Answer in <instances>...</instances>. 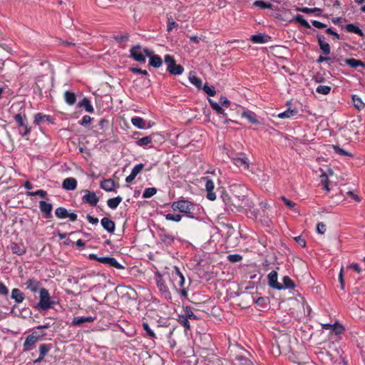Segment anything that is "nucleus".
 I'll return each instance as SVG.
<instances>
[{
  "label": "nucleus",
  "mask_w": 365,
  "mask_h": 365,
  "mask_svg": "<svg viewBox=\"0 0 365 365\" xmlns=\"http://www.w3.org/2000/svg\"><path fill=\"white\" fill-rule=\"evenodd\" d=\"M169 277L173 288L177 291L179 289L181 294L187 297V290L184 288L185 277L178 267H174Z\"/></svg>",
  "instance_id": "obj_1"
},
{
  "label": "nucleus",
  "mask_w": 365,
  "mask_h": 365,
  "mask_svg": "<svg viewBox=\"0 0 365 365\" xmlns=\"http://www.w3.org/2000/svg\"><path fill=\"white\" fill-rule=\"evenodd\" d=\"M194 204L187 200H180L172 203L171 207L175 211L185 214L189 217H192Z\"/></svg>",
  "instance_id": "obj_2"
},
{
  "label": "nucleus",
  "mask_w": 365,
  "mask_h": 365,
  "mask_svg": "<svg viewBox=\"0 0 365 365\" xmlns=\"http://www.w3.org/2000/svg\"><path fill=\"white\" fill-rule=\"evenodd\" d=\"M153 53V51L147 48H142L137 45L130 48V56L136 61L145 62L146 57Z\"/></svg>",
  "instance_id": "obj_3"
},
{
  "label": "nucleus",
  "mask_w": 365,
  "mask_h": 365,
  "mask_svg": "<svg viewBox=\"0 0 365 365\" xmlns=\"http://www.w3.org/2000/svg\"><path fill=\"white\" fill-rule=\"evenodd\" d=\"M53 304L54 302L51 299L48 291L45 288L40 289L38 307L42 310H47Z\"/></svg>",
  "instance_id": "obj_4"
},
{
  "label": "nucleus",
  "mask_w": 365,
  "mask_h": 365,
  "mask_svg": "<svg viewBox=\"0 0 365 365\" xmlns=\"http://www.w3.org/2000/svg\"><path fill=\"white\" fill-rule=\"evenodd\" d=\"M156 285L160 294L166 299H171V294L164 279V276L160 273L155 275Z\"/></svg>",
  "instance_id": "obj_5"
},
{
  "label": "nucleus",
  "mask_w": 365,
  "mask_h": 365,
  "mask_svg": "<svg viewBox=\"0 0 365 365\" xmlns=\"http://www.w3.org/2000/svg\"><path fill=\"white\" fill-rule=\"evenodd\" d=\"M165 63L167 65V70L172 74L180 75L182 73L184 68L182 66L176 64L173 58L170 55L165 56Z\"/></svg>",
  "instance_id": "obj_6"
},
{
  "label": "nucleus",
  "mask_w": 365,
  "mask_h": 365,
  "mask_svg": "<svg viewBox=\"0 0 365 365\" xmlns=\"http://www.w3.org/2000/svg\"><path fill=\"white\" fill-rule=\"evenodd\" d=\"M202 180L205 181V187L207 191V198L211 201H214L216 199V194L213 192L215 188V184L212 180L208 177L202 178Z\"/></svg>",
  "instance_id": "obj_7"
},
{
  "label": "nucleus",
  "mask_w": 365,
  "mask_h": 365,
  "mask_svg": "<svg viewBox=\"0 0 365 365\" xmlns=\"http://www.w3.org/2000/svg\"><path fill=\"white\" fill-rule=\"evenodd\" d=\"M83 192H85V195L82 197L83 202L92 206H96L99 201L96 193L88 190H86Z\"/></svg>",
  "instance_id": "obj_8"
},
{
  "label": "nucleus",
  "mask_w": 365,
  "mask_h": 365,
  "mask_svg": "<svg viewBox=\"0 0 365 365\" xmlns=\"http://www.w3.org/2000/svg\"><path fill=\"white\" fill-rule=\"evenodd\" d=\"M130 121L133 125L138 129L150 128L153 126V123L150 122H146L142 118L138 116L133 117Z\"/></svg>",
  "instance_id": "obj_9"
},
{
  "label": "nucleus",
  "mask_w": 365,
  "mask_h": 365,
  "mask_svg": "<svg viewBox=\"0 0 365 365\" xmlns=\"http://www.w3.org/2000/svg\"><path fill=\"white\" fill-rule=\"evenodd\" d=\"M208 101L212 107V108L217 112V114L222 115V122L225 124L227 123L230 120L227 118V114L225 112V110L220 106L219 103L215 102L213 100L209 98Z\"/></svg>",
  "instance_id": "obj_10"
},
{
  "label": "nucleus",
  "mask_w": 365,
  "mask_h": 365,
  "mask_svg": "<svg viewBox=\"0 0 365 365\" xmlns=\"http://www.w3.org/2000/svg\"><path fill=\"white\" fill-rule=\"evenodd\" d=\"M98 262H99L102 264H108L110 267H115L116 269H120L123 268V267L113 257H100L99 259H98Z\"/></svg>",
  "instance_id": "obj_11"
},
{
  "label": "nucleus",
  "mask_w": 365,
  "mask_h": 365,
  "mask_svg": "<svg viewBox=\"0 0 365 365\" xmlns=\"http://www.w3.org/2000/svg\"><path fill=\"white\" fill-rule=\"evenodd\" d=\"M268 282L269 285L275 289L282 288V284L277 281V272L276 271H272L269 273Z\"/></svg>",
  "instance_id": "obj_12"
},
{
  "label": "nucleus",
  "mask_w": 365,
  "mask_h": 365,
  "mask_svg": "<svg viewBox=\"0 0 365 365\" xmlns=\"http://www.w3.org/2000/svg\"><path fill=\"white\" fill-rule=\"evenodd\" d=\"M40 339L39 335L36 333H32L29 335L24 344V348L25 350H30L31 346L35 344Z\"/></svg>",
  "instance_id": "obj_13"
},
{
  "label": "nucleus",
  "mask_w": 365,
  "mask_h": 365,
  "mask_svg": "<svg viewBox=\"0 0 365 365\" xmlns=\"http://www.w3.org/2000/svg\"><path fill=\"white\" fill-rule=\"evenodd\" d=\"M233 163L240 168L248 170L250 167L249 160L246 157L233 158L232 159Z\"/></svg>",
  "instance_id": "obj_14"
},
{
  "label": "nucleus",
  "mask_w": 365,
  "mask_h": 365,
  "mask_svg": "<svg viewBox=\"0 0 365 365\" xmlns=\"http://www.w3.org/2000/svg\"><path fill=\"white\" fill-rule=\"evenodd\" d=\"M77 187V180L73 178H67L63 180L62 187L66 190H74Z\"/></svg>",
  "instance_id": "obj_15"
},
{
  "label": "nucleus",
  "mask_w": 365,
  "mask_h": 365,
  "mask_svg": "<svg viewBox=\"0 0 365 365\" xmlns=\"http://www.w3.org/2000/svg\"><path fill=\"white\" fill-rule=\"evenodd\" d=\"M103 227L109 233H113L115 231V225L113 221L108 217H103L101 221Z\"/></svg>",
  "instance_id": "obj_16"
},
{
  "label": "nucleus",
  "mask_w": 365,
  "mask_h": 365,
  "mask_svg": "<svg viewBox=\"0 0 365 365\" xmlns=\"http://www.w3.org/2000/svg\"><path fill=\"white\" fill-rule=\"evenodd\" d=\"M95 320L93 317H76L72 320V324L74 326L81 325L83 323H90Z\"/></svg>",
  "instance_id": "obj_17"
},
{
  "label": "nucleus",
  "mask_w": 365,
  "mask_h": 365,
  "mask_svg": "<svg viewBox=\"0 0 365 365\" xmlns=\"http://www.w3.org/2000/svg\"><path fill=\"white\" fill-rule=\"evenodd\" d=\"M100 186L106 192H112L114 190L115 184L112 179H106L101 182Z\"/></svg>",
  "instance_id": "obj_18"
},
{
  "label": "nucleus",
  "mask_w": 365,
  "mask_h": 365,
  "mask_svg": "<svg viewBox=\"0 0 365 365\" xmlns=\"http://www.w3.org/2000/svg\"><path fill=\"white\" fill-rule=\"evenodd\" d=\"M11 297L17 304L21 303L25 299L24 293L17 288H14L12 289Z\"/></svg>",
  "instance_id": "obj_19"
},
{
  "label": "nucleus",
  "mask_w": 365,
  "mask_h": 365,
  "mask_svg": "<svg viewBox=\"0 0 365 365\" xmlns=\"http://www.w3.org/2000/svg\"><path fill=\"white\" fill-rule=\"evenodd\" d=\"M39 207L42 212H43L46 217H48L51 215L52 205L45 201H40Z\"/></svg>",
  "instance_id": "obj_20"
},
{
  "label": "nucleus",
  "mask_w": 365,
  "mask_h": 365,
  "mask_svg": "<svg viewBox=\"0 0 365 365\" xmlns=\"http://www.w3.org/2000/svg\"><path fill=\"white\" fill-rule=\"evenodd\" d=\"M51 117L50 115L43 114L41 113H38L34 115V123L36 125H40L44 122H50Z\"/></svg>",
  "instance_id": "obj_21"
},
{
  "label": "nucleus",
  "mask_w": 365,
  "mask_h": 365,
  "mask_svg": "<svg viewBox=\"0 0 365 365\" xmlns=\"http://www.w3.org/2000/svg\"><path fill=\"white\" fill-rule=\"evenodd\" d=\"M270 37L262 34L253 35L251 37V41L255 43H265L268 42Z\"/></svg>",
  "instance_id": "obj_22"
},
{
  "label": "nucleus",
  "mask_w": 365,
  "mask_h": 365,
  "mask_svg": "<svg viewBox=\"0 0 365 365\" xmlns=\"http://www.w3.org/2000/svg\"><path fill=\"white\" fill-rule=\"evenodd\" d=\"M11 250L14 254L18 255H22L26 252V248L23 245L15 242L11 244Z\"/></svg>",
  "instance_id": "obj_23"
},
{
  "label": "nucleus",
  "mask_w": 365,
  "mask_h": 365,
  "mask_svg": "<svg viewBox=\"0 0 365 365\" xmlns=\"http://www.w3.org/2000/svg\"><path fill=\"white\" fill-rule=\"evenodd\" d=\"M26 288L32 292H36L40 287V284L38 281L32 279H28L25 283Z\"/></svg>",
  "instance_id": "obj_24"
},
{
  "label": "nucleus",
  "mask_w": 365,
  "mask_h": 365,
  "mask_svg": "<svg viewBox=\"0 0 365 365\" xmlns=\"http://www.w3.org/2000/svg\"><path fill=\"white\" fill-rule=\"evenodd\" d=\"M242 117L246 118L247 120H249L250 123L253 124L259 123L257 119L256 118L255 114L250 110L243 111L242 113Z\"/></svg>",
  "instance_id": "obj_25"
},
{
  "label": "nucleus",
  "mask_w": 365,
  "mask_h": 365,
  "mask_svg": "<svg viewBox=\"0 0 365 365\" xmlns=\"http://www.w3.org/2000/svg\"><path fill=\"white\" fill-rule=\"evenodd\" d=\"M298 111L297 109L288 108L284 112L279 113L277 117L281 119L290 118L297 114Z\"/></svg>",
  "instance_id": "obj_26"
},
{
  "label": "nucleus",
  "mask_w": 365,
  "mask_h": 365,
  "mask_svg": "<svg viewBox=\"0 0 365 365\" xmlns=\"http://www.w3.org/2000/svg\"><path fill=\"white\" fill-rule=\"evenodd\" d=\"M295 287L294 282L288 277L284 276L282 278V288H279L277 290L292 289Z\"/></svg>",
  "instance_id": "obj_27"
},
{
  "label": "nucleus",
  "mask_w": 365,
  "mask_h": 365,
  "mask_svg": "<svg viewBox=\"0 0 365 365\" xmlns=\"http://www.w3.org/2000/svg\"><path fill=\"white\" fill-rule=\"evenodd\" d=\"M78 106L83 108L86 112L90 113H92L94 111L90 100L87 98H84L81 102L79 103Z\"/></svg>",
  "instance_id": "obj_28"
},
{
  "label": "nucleus",
  "mask_w": 365,
  "mask_h": 365,
  "mask_svg": "<svg viewBox=\"0 0 365 365\" xmlns=\"http://www.w3.org/2000/svg\"><path fill=\"white\" fill-rule=\"evenodd\" d=\"M150 58L149 63L150 66L155 68H159L162 65V59L160 56H155L153 53L148 56Z\"/></svg>",
  "instance_id": "obj_29"
},
{
  "label": "nucleus",
  "mask_w": 365,
  "mask_h": 365,
  "mask_svg": "<svg viewBox=\"0 0 365 365\" xmlns=\"http://www.w3.org/2000/svg\"><path fill=\"white\" fill-rule=\"evenodd\" d=\"M188 79L190 82L196 86L197 88L200 89L202 87V81L197 78L194 72H190L189 73Z\"/></svg>",
  "instance_id": "obj_30"
},
{
  "label": "nucleus",
  "mask_w": 365,
  "mask_h": 365,
  "mask_svg": "<svg viewBox=\"0 0 365 365\" xmlns=\"http://www.w3.org/2000/svg\"><path fill=\"white\" fill-rule=\"evenodd\" d=\"M345 29L347 32L353 33L359 35L360 36H364V33L361 29L353 24H349L346 25Z\"/></svg>",
  "instance_id": "obj_31"
},
{
  "label": "nucleus",
  "mask_w": 365,
  "mask_h": 365,
  "mask_svg": "<svg viewBox=\"0 0 365 365\" xmlns=\"http://www.w3.org/2000/svg\"><path fill=\"white\" fill-rule=\"evenodd\" d=\"M318 43L320 47V49L325 55H329L330 53V46L328 43L323 41L322 37L318 38Z\"/></svg>",
  "instance_id": "obj_32"
},
{
  "label": "nucleus",
  "mask_w": 365,
  "mask_h": 365,
  "mask_svg": "<svg viewBox=\"0 0 365 365\" xmlns=\"http://www.w3.org/2000/svg\"><path fill=\"white\" fill-rule=\"evenodd\" d=\"M345 63L351 68H357L359 66L364 67L365 64L359 60L355 58H349L345 60Z\"/></svg>",
  "instance_id": "obj_33"
},
{
  "label": "nucleus",
  "mask_w": 365,
  "mask_h": 365,
  "mask_svg": "<svg viewBox=\"0 0 365 365\" xmlns=\"http://www.w3.org/2000/svg\"><path fill=\"white\" fill-rule=\"evenodd\" d=\"M122 200H123L122 197L120 196H118L114 198H110V199L108 200L107 205L110 208L114 210L122 202Z\"/></svg>",
  "instance_id": "obj_34"
},
{
  "label": "nucleus",
  "mask_w": 365,
  "mask_h": 365,
  "mask_svg": "<svg viewBox=\"0 0 365 365\" xmlns=\"http://www.w3.org/2000/svg\"><path fill=\"white\" fill-rule=\"evenodd\" d=\"M64 99L68 105L72 106L76 102V95L72 92L66 91L64 93Z\"/></svg>",
  "instance_id": "obj_35"
},
{
  "label": "nucleus",
  "mask_w": 365,
  "mask_h": 365,
  "mask_svg": "<svg viewBox=\"0 0 365 365\" xmlns=\"http://www.w3.org/2000/svg\"><path fill=\"white\" fill-rule=\"evenodd\" d=\"M351 99L353 105L358 110H361L364 108L365 104L359 96L356 95H353Z\"/></svg>",
  "instance_id": "obj_36"
},
{
  "label": "nucleus",
  "mask_w": 365,
  "mask_h": 365,
  "mask_svg": "<svg viewBox=\"0 0 365 365\" xmlns=\"http://www.w3.org/2000/svg\"><path fill=\"white\" fill-rule=\"evenodd\" d=\"M143 330L145 331V336L149 337L151 339H154L155 338V332L151 329L149 324L147 322H143Z\"/></svg>",
  "instance_id": "obj_37"
},
{
  "label": "nucleus",
  "mask_w": 365,
  "mask_h": 365,
  "mask_svg": "<svg viewBox=\"0 0 365 365\" xmlns=\"http://www.w3.org/2000/svg\"><path fill=\"white\" fill-rule=\"evenodd\" d=\"M151 143H152V138L150 136L143 137L142 138L138 139L136 141V144L138 146L144 147V148L149 145Z\"/></svg>",
  "instance_id": "obj_38"
},
{
  "label": "nucleus",
  "mask_w": 365,
  "mask_h": 365,
  "mask_svg": "<svg viewBox=\"0 0 365 365\" xmlns=\"http://www.w3.org/2000/svg\"><path fill=\"white\" fill-rule=\"evenodd\" d=\"M68 212V210L65 207H59L56 208L55 210V214H56V217L60 219L67 218Z\"/></svg>",
  "instance_id": "obj_39"
},
{
  "label": "nucleus",
  "mask_w": 365,
  "mask_h": 365,
  "mask_svg": "<svg viewBox=\"0 0 365 365\" xmlns=\"http://www.w3.org/2000/svg\"><path fill=\"white\" fill-rule=\"evenodd\" d=\"M293 21L298 22L300 25L304 26L307 29L310 28V25L307 20L304 19L302 15H297L294 16Z\"/></svg>",
  "instance_id": "obj_40"
},
{
  "label": "nucleus",
  "mask_w": 365,
  "mask_h": 365,
  "mask_svg": "<svg viewBox=\"0 0 365 365\" xmlns=\"http://www.w3.org/2000/svg\"><path fill=\"white\" fill-rule=\"evenodd\" d=\"M321 182L322 184L323 188L326 190L327 192H329L330 189L329 187L328 183V175L325 173H322L320 175Z\"/></svg>",
  "instance_id": "obj_41"
},
{
  "label": "nucleus",
  "mask_w": 365,
  "mask_h": 365,
  "mask_svg": "<svg viewBox=\"0 0 365 365\" xmlns=\"http://www.w3.org/2000/svg\"><path fill=\"white\" fill-rule=\"evenodd\" d=\"M331 87L328 86H324V85H319L316 91L318 93L322 94V95H327L330 93Z\"/></svg>",
  "instance_id": "obj_42"
},
{
  "label": "nucleus",
  "mask_w": 365,
  "mask_h": 365,
  "mask_svg": "<svg viewBox=\"0 0 365 365\" xmlns=\"http://www.w3.org/2000/svg\"><path fill=\"white\" fill-rule=\"evenodd\" d=\"M165 219L169 221L180 222L182 220V216L179 214L168 213L165 216Z\"/></svg>",
  "instance_id": "obj_43"
},
{
  "label": "nucleus",
  "mask_w": 365,
  "mask_h": 365,
  "mask_svg": "<svg viewBox=\"0 0 365 365\" xmlns=\"http://www.w3.org/2000/svg\"><path fill=\"white\" fill-rule=\"evenodd\" d=\"M156 192L157 190L155 187L146 188L143 192V197L145 198H148L155 195Z\"/></svg>",
  "instance_id": "obj_44"
},
{
  "label": "nucleus",
  "mask_w": 365,
  "mask_h": 365,
  "mask_svg": "<svg viewBox=\"0 0 365 365\" xmlns=\"http://www.w3.org/2000/svg\"><path fill=\"white\" fill-rule=\"evenodd\" d=\"M202 89L204 91L205 93H207L210 96H214L216 94L215 89L213 86L205 85L204 86L202 87Z\"/></svg>",
  "instance_id": "obj_45"
},
{
  "label": "nucleus",
  "mask_w": 365,
  "mask_h": 365,
  "mask_svg": "<svg viewBox=\"0 0 365 365\" xmlns=\"http://www.w3.org/2000/svg\"><path fill=\"white\" fill-rule=\"evenodd\" d=\"M253 4L254 6L259 7L260 9H270L272 7L271 4L263 1H255Z\"/></svg>",
  "instance_id": "obj_46"
},
{
  "label": "nucleus",
  "mask_w": 365,
  "mask_h": 365,
  "mask_svg": "<svg viewBox=\"0 0 365 365\" xmlns=\"http://www.w3.org/2000/svg\"><path fill=\"white\" fill-rule=\"evenodd\" d=\"M281 199L283 200L284 203L290 209H292L295 212H297L298 211L294 208L295 207V203L289 199L286 198L284 196L281 197Z\"/></svg>",
  "instance_id": "obj_47"
},
{
  "label": "nucleus",
  "mask_w": 365,
  "mask_h": 365,
  "mask_svg": "<svg viewBox=\"0 0 365 365\" xmlns=\"http://www.w3.org/2000/svg\"><path fill=\"white\" fill-rule=\"evenodd\" d=\"M144 165L143 163L135 165L131 170V173L136 177L143 169Z\"/></svg>",
  "instance_id": "obj_48"
},
{
  "label": "nucleus",
  "mask_w": 365,
  "mask_h": 365,
  "mask_svg": "<svg viewBox=\"0 0 365 365\" xmlns=\"http://www.w3.org/2000/svg\"><path fill=\"white\" fill-rule=\"evenodd\" d=\"M49 347L47 344H43L39 346V351L41 358H43L45 355L48 352Z\"/></svg>",
  "instance_id": "obj_49"
},
{
  "label": "nucleus",
  "mask_w": 365,
  "mask_h": 365,
  "mask_svg": "<svg viewBox=\"0 0 365 365\" xmlns=\"http://www.w3.org/2000/svg\"><path fill=\"white\" fill-rule=\"evenodd\" d=\"M25 115H22L21 114H16L14 116V119L16 121V123L19 124V125L24 127L26 125L24 121H25Z\"/></svg>",
  "instance_id": "obj_50"
},
{
  "label": "nucleus",
  "mask_w": 365,
  "mask_h": 365,
  "mask_svg": "<svg viewBox=\"0 0 365 365\" xmlns=\"http://www.w3.org/2000/svg\"><path fill=\"white\" fill-rule=\"evenodd\" d=\"M47 193L46 191L43 190H38L37 191H35V192H29L27 193V195L29 196H36V195H38L41 197H45L46 196Z\"/></svg>",
  "instance_id": "obj_51"
},
{
  "label": "nucleus",
  "mask_w": 365,
  "mask_h": 365,
  "mask_svg": "<svg viewBox=\"0 0 365 365\" xmlns=\"http://www.w3.org/2000/svg\"><path fill=\"white\" fill-rule=\"evenodd\" d=\"M298 11H302L305 14H311L314 11H320L321 9L318 8H308V7H303V8H299L297 9Z\"/></svg>",
  "instance_id": "obj_52"
},
{
  "label": "nucleus",
  "mask_w": 365,
  "mask_h": 365,
  "mask_svg": "<svg viewBox=\"0 0 365 365\" xmlns=\"http://www.w3.org/2000/svg\"><path fill=\"white\" fill-rule=\"evenodd\" d=\"M331 329L336 334H340L344 330V327L338 323L332 324Z\"/></svg>",
  "instance_id": "obj_53"
},
{
  "label": "nucleus",
  "mask_w": 365,
  "mask_h": 365,
  "mask_svg": "<svg viewBox=\"0 0 365 365\" xmlns=\"http://www.w3.org/2000/svg\"><path fill=\"white\" fill-rule=\"evenodd\" d=\"M227 258H228L230 262H240L242 259V257L240 255L235 254V255H228Z\"/></svg>",
  "instance_id": "obj_54"
},
{
  "label": "nucleus",
  "mask_w": 365,
  "mask_h": 365,
  "mask_svg": "<svg viewBox=\"0 0 365 365\" xmlns=\"http://www.w3.org/2000/svg\"><path fill=\"white\" fill-rule=\"evenodd\" d=\"M334 150L335 153L339 154V155H349V154L346 150H344V149L341 148L339 146H336V145L334 146Z\"/></svg>",
  "instance_id": "obj_55"
},
{
  "label": "nucleus",
  "mask_w": 365,
  "mask_h": 365,
  "mask_svg": "<svg viewBox=\"0 0 365 365\" xmlns=\"http://www.w3.org/2000/svg\"><path fill=\"white\" fill-rule=\"evenodd\" d=\"M92 118L89 115H84L81 119V125L86 126L89 124Z\"/></svg>",
  "instance_id": "obj_56"
},
{
  "label": "nucleus",
  "mask_w": 365,
  "mask_h": 365,
  "mask_svg": "<svg viewBox=\"0 0 365 365\" xmlns=\"http://www.w3.org/2000/svg\"><path fill=\"white\" fill-rule=\"evenodd\" d=\"M220 103L222 106L227 108V107H229L230 102L226 97L221 96L220 98Z\"/></svg>",
  "instance_id": "obj_57"
},
{
  "label": "nucleus",
  "mask_w": 365,
  "mask_h": 365,
  "mask_svg": "<svg viewBox=\"0 0 365 365\" xmlns=\"http://www.w3.org/2000/svg\"><path fill=\"white\" fill-rule=\"evenodd\" d=\"M317 231L319 234H324L326 231V226L324 224L320 222L317 225Z\"/></svg>",
  "instance_id": "obj_58"
},
{
  "label": "nucleus",
  "mask_w": 365,
  "mask_h": 365,
  "mask_svg": "<svg viewBox=\"0 0 365 365\" xmlns=\"http://www.w3.org/2000/svg\"><path fill=\"white\" fill-rule=\"evenodd\" d=\"M8 293V288L2 282H0V294L6 296Z\"/></svg>",
  "instance_id": "obj_59"
},
{
  "label": "nucleus",
  "mask_w": 365,
  "mask_h": 365,
  "mask_svg": "<svg viewBox=\"0 0 365 365\" xmlns=\"http://www.w3.org/2000/svg\"><path fill=\"white\" fill-rule=\"evenodd\" d=\"M312 25L317 29H323L326 27V25L319 21L314 20L312 21Z\"/></svg>",
  "instance_id": "obj_60"
},
{
  "label": "nucleus",
  "mask_w": 365,
  "mask_h": 365,
  "mask_svg": "<svg viewBox=\"0 0 365 365\" xmlns=\"http://www.w3.org/2000/svg\"><path fill=\"white\" fill-rule=\"evenodd\" d=\"M178 26L177 23L172 19L168 20V31H171L173 29L175 28Z\"/></svg>",
  "instance_id": "obj_61"
},
{
  "label": "nucleus",
  "mask_w": 365,
  "mask_h": 365,
  "mask_svg": "<svg viewBox=\"0 0 365 365\" xmlns=\"http://www.w3.org/2000/svg\"><path fill=\"white\" fill-rule=\"evenodd\" d=\"M186 319H196L197 317L191 310H187L185 313Z\"/></svg>",
  "instance_id": "obj_62"
},
{
  "label": "nucleus",
  "mask_w": 365,
  "mask_h": 365,
  "mask_svg": "<svg viewBox=\"0 0 365 365\" xmlns=\"http://www.w3.org/2000/svg\"><path fill=\"white\" fill-rule=\"evenodd\" d=\"M86 218H87L88 221L93 225H96L98 222V218H95L90 215H87Z\"/></svg>",
  "instance_id": "obj_63"
},
{
  "label": "nucleus",
  "mask_w": 365,
  "mask_h": 365,
  "mask_svg": "<svg viewBox=\"0 0 365 365\" xmlns=\"http://www.w3.org/2000/svg\"><path fill=\"white\" fill-rule=\"evenodd\" d=\"M180 324L185 327L186 328V329H190V322L188 321L187 319L185 318V319H182L180 320Z\"/></svg>",
  "instance_id": "obj_64"
}]
</instances>
